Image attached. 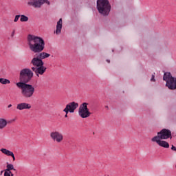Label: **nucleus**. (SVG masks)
<instances>
[{
	"mask_svg": "<svg viewBox=\"0 0 176 176\" xmlns=\"http://www.w3.org/2000/svg\"><path fill=\"white\" fill-rule=\"evenodd\" d=\"M28 46L33 53H36L32 59L30 64L33 65L32 69L37 78L43 75L47 68L44 66L43 60L48 58L50 54L42 52L45 50V40L40 36L29 34L27 37Z\"/></svg>",
	"mask_w": 176,
	"mask_h": 176,
	"instance_id": "nucleus-1",
	"label": "nucleus"
},
{
	"mask_svg": "<svg viewBox=\"0 0 176 176\" xmlns=\"http://www.w3.org/2000/svg\"><path fill=\"white\" fill-rule=\"evenodd\" d=\"M16 87L20 89L21 95L24 98H32L35 93V87L28 82H16Z\"/></svg>",
	"mask_w": 176,
	"mask_h": 176,
	"instance_id": "nucleus-2",
	"label": "nucleus"
},
{
	"mask_svg": "<svg viewBox=\"0 0 176 176\" xmlns=\"http://www.w3.org/2000/svg\"><path fill=\"white\" fill-rule=\"evenodd\" d=\"M34 78V70L32 67L23 68L19 72V82L18 83H29Z\"/></svg>",
	"mask_w": 176,
	"mask_h": 176,
	"instance_id": "nucleus-3",
	"label": "nucleus"
},
{
	"mask_svg": "<svg viewBox=\"0 0 176 176\" xmlns=\"http://www.w3.org/2000/svg\"><path fill=\"white\" fill-rule=\"evenodd\" d=\"M97 9L103 16H108L111 12V4L108 0H98Z\"/></svg>",
	"mask_w": 176,
	"mask_h": 176,
	"instance_id": "nucleus-4",
	"label": "nucleus"
},
{
	"mask_svg": "<svg viewBox=\"0 0 176 176\" xmlns=\"http://www.w3.org/2000/svg\"><path fill=\"white\" fill-rule=\"evenodd\" d=\"M163 80L166 82V86L168 87L170 90L176 89V78L171 76V73H164Z\"/></svg>",
	"mask_w": 176,
	"mask_h": 176,
	"instance_id": "nucleus-5",
	"label": "nucleus"
},
{
	"mask_svg": "<svg viewBox=\"0 0 176 176\" xmlns=\"http://www.w3.org/2000/svg\"><path fill=\"white\" fill-rule=\"evenodd\" d=\"M45 3L50 5V1L49 0H27L28 6L34 9H41Z\"/></svg>",
	"mask_w": 176,
	"mask_h": 176,
	"instance_id": "nucleus-6",
	"label": "nucleus"
},
{
	"mask_svg": "<svg viewBox=\"0 0 176 176\" xmlns=\"http://www.w3.org/2000/svg\"><path fill=\"white\" fill-rule=\"evenodd\" d=\"M88 103L84 102L81 104L78 108V115L82 119H86L87 118H89L91 113L89 111V108H87Z\"/></svg>",
	"mask_w": 176,
	"mask_h": 176,
	"instance_id": "nucleus-7",
	"label": "nucleus"
},
{
	"mask_svg": "<svg viewBox=\"0 0 176 176\" xmlns=\"http://www.w3.org/2000/svg\"><path fill=\"white\" fill-rule=\"evenodd\" d=\"M50 137L52 141L56 144H61L64 141V135L58 131H54L50 133Z\"/></svg>",
	"mask_w": 176,
	"mask_h": 176,
	"instance_id": "nucleus-8",
	"label": "nucleus"
},
{
	"mask_svg": "<svg viewBox=\"0 0 176 176\" xmlns=\"http://www.w3.org/2000/svg\"><path fill=\"white\" fill-rule=\"evenodd\" d=\"M154 138H158L161 140H168V138L172 139L171 131L164 129L157 133V135L154 136Z\"/></svg>",
	"mask_w": 176,
	"mask_h": 176,
	"instance_id": "nucleus-9",
	"label": "nucleus"
},
{
	"mask_svg": "<svg viewBox=\"0 0 176 176\" xmlns=\"http://www.w3.org/2000/svg\"><path fill=\"white\" fill-rule=\"evenodd\" d=\"M78 107H79V104H78V102H71L66 104L65 108L63 109V112H66V113H74Z\"/></svg>",
	"mask_w": 176,
	"mask_h": 176,
	"instance_id": "nucleus-10",
	"label": "nucleus"
},
{
	"mask_svg": "<svg viewBox=\"0 0 176 176\" xmlns=\"http://www.w3.org/2000/svg\"><path fill=\"white\" fill-rule=\"evenodd\" d=\"M163 139H160L159 138H152V142H156L159 146H162V148H170V144L168 142L162 140Z\"/></svg>",
	"mask_w": 176,
	"mask_h": 176,
	"instance_id": "nucleus-11",
	"label": "nucleus"
},
{
	"mask_svg": "<svg viewBox=\"0 0 176 176\" xmlns=\"http://www.w3.org/2000/svg\"><path fill=\"white\" fill-rule=\"evenodd\" d=\"M32 106L28 102H21L16 104V109L18 111H24V109H31Z\"/></svg>",
	"mask_w": 176,
	"mask_h": 176,
	"instance_id": "nucleus-12",
	"label": "nucleus"
},
{
	"mask_svg": "<svg viewBox=\"0 0 176 176\" xmlns=\"http://www.w3.org/2000/svg\"><path fill=\"white\" fill-rule=\"evenodd\" d=\"M61 30H63V19H60L57 22L55 34H56V35H60V34H61Z\"/></svg>",
	"mask_w": 176,
	"mask_h": 176,
	"instance_id": "nucleus-13",
	"label": "nucleus"
},
{
	"mask_svg": "<svg viewBox=\"0 0 176 176\" xmlns=\"http://www.w3.org/2000/svg\"><path fill=\"white\" fill-rule=\"evenodd\" d=\"M8 126V121L4 118H0V130L5 129Z\"/></svg>",
	"mask_w": 176,
	"mask_h": 176,
	"instance_id": "nucleus-14",
	"label": "nucleus"
},
{
	"mask_svg": "<svg viewBox=\"0 0 176 176\" xmlns=\"http://www.w3.org/2000/svg\"><path fill=\"white\" fill-rule=\"evenodd\" d=\"M16 171V168H14V166L12 164H7L6 171Z\"/></svg>",
	"mask_w": 176,
	"mask_h": 176,
	"instance_id": "nucleus-15",
	"label": "nucleus"
},
{
	"mask_svg": "<svg viewBox=\"0 0 176 176\" xmlns=\"http://www.w3.org/2000/svg\"><path fill=\"white\" fill-rule=\"evenodd\" d=\"M0 151L4 154L6 155V156H10L13 152L6 149V148H1Z\"/></svg>",
	"mask_w": 176,
	"mask_h": 176,
	"instance_id": "nucleus-16",
	"label": "nucleus"
},
{
	"mask_svg": "<svg viewBox=\"0 0 176 176\" xmlns=\"http://www.w3.org/2000/svg\"><path fill=\"white\" fill-rule=\"evenodd\" d=\"M28 20H30V18H28V16H27L24 14L21 15L20 21L21 23H25L27 21H28Z\"/></svg>",
	"mask_w": 176,
	"mask_h": 176,
	"instance_id": "nucleus-17",
	"label": "nucleus"
},
{
	"mask_svg": "<svg viewBox=\"0 0 176 176\" xmlns=\"http://www.w3.org/2000/svg\"><path fill=\"white\" fill-rule=\"evenodd\" d=\"M0 83L1 85H9L10 84V80L6 78H0Z\"/></svg>",
	"mask_w": 176,
	"mask_h": 176,
	"instance_id": "nucleus-18",
	"label": "nucleus"
},
{
	"mask_svg": "<svg viewBox=\"0 0 176 176\" xmlns=\"http://www.w3.org/2000/svg\"><path fill=\"white\" fill-rule=\"evenodd\" d=\"M4 176H14L12 171H8L4 170Z\"/></svg>",
	"mask_w": 176,
	"mask_h": 176,
	"instance_id": "nucleus-19",
	"label": "nucleus"
},
{
	"mask_svg": "<svg viewBox=\"0 0 176 176\" xmlns=\"http://www.w3.org/2000/svg\"><path fill=\"white\" fill-rule=\"evenodd\" d=\"M20 17H21V15H16L15 18L14 19V22L17 23L19 21V19H20Z\"/></svg>",
	"mask_w": 176,
	"mask_h": 176,
	"instance_id": "nucleus-20",
	"label": "nucleus"
},
{
	"mask_svg": "<svg viewBox=\"0 0 176 176\" xmlns=\"http://www.w3.org/2000/svg\"><path fill=\"white\" fill-rule=\"evenodd\" d=\"M10 156H11V157H12L13 162H14L16 160V157H14V154L13 153Z\"/></svg>",
	"mask_w": 176,
	"mask_h": 176,
	"instance_id": "nucleus-21",
	"label": "nucleus"
},
{
	"mask_svg": "<svg viewBox=\"0 0 176 176\" xmlns=\"http://www.w3.org/2000/svg\"><path fill=\"white\" fill-rule=\"evenodd\" d=\"M16 32V30H13L12 34H11V37L13 38V36H14V34Z\"/></svg>",
	"mask_w": 176,
	"mask_h": 176,
	"instance_id": "nucleus-22",
	"label": "nucleus"
},
{
	"mask_svg": "<svg viewBox=\"0 0 176 176\" xmlns=\"http://www.w3.org/2000/svg\"><path fill=\"white\" fill-rule=\"evenodd\" d=\"M171 149L172 151H175V152H176V147L174 146V145H172Z\"/></svg>",
	"mask_w": 176,
	"mask_h": 176,
	"instance_id": "nucleus-23",
	"label": "nucleus"
},
{
	"mask_svg": "<svg viewBox=\"0 0 176 176\" xmlns=\"http://www.w3.org/2000/svg\"><path fill=\"white\" fill-rule=\"evenodd\" d=\"M151 80V82H155V76L154 75L152 76Z\"/></svg>",
	"mask_w": 176,
	"mask_h": 176,
	"instance_id": "nucleus-24",
	"label": "nucleus"
},
{
	"mask_svg": "<svg viewBox=\"0 0 176 176\" xmlns=\"http://www.w3.org/2000/svg\"><path fill=\"white\" fill-rule=\"evenodd\" d=\"M65 118H68V113L67 112H65Z\"/></svg>",
	"mask_w": 176,
	"mask_h": 176,
	"instance_id": "nucleus-25",
	"label": "nucleus"
},
{
	"mask_svg": "<svg viewBox=\"0 0 176 176\" xmlns=\"http://www.w3.org/2000/svg\"><path fill=\"white\" fill-rule=\"evenodd\" d=\"M8 108H12V104H9V105L8 106Z\"/></svg>",
	"mask_w": 176,
	"mask_h": 176,
	"instance_id": "nucleus-26",
	"label": "nucleus"
},
{
	"mask_svg": "<svg viewBox=\"0 0 176 176\" xmlns=\"http://www.w3.org/2000/svg\"><path fill=\"white\" fill-rule=\"evenodd\" d=\"M107 63H110V60H107Z\"/></svg>",
	"mask_w": 176,
	"mask_h": 176,
	"instance_id": "nucleus-27",
	"label": "nucleus"
},
{
	"mask_svg": "<svg viewBox=\"0 0 176 176\" xmlns=\"http://www.w3.org/2000/svg\"><path fill=\"white\" fill-rule=\"evenodd\" d=\"M3 173V170H1V174H2Z\"/></svg>",
	"mask_w": 176,
	"mask_h": 176,
	"instance_id": "nucleus-28",
	"label": "nucleus"
}]
</instances>
